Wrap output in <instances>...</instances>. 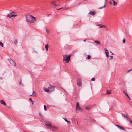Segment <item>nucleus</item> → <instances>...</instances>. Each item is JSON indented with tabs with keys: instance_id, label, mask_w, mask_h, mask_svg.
I'll use <instances>...</instances> for the list:
<instances>
[{
	"instance_id": "nucleus-1",
	"label": "nucleus",
	"mask_w": 132,
	"mask_h": 132,
	"mask_svg": "<svg viewBox=\"0 0 132 132\" xmlns=\"http://www.w3.org/2000/svg\"><path fill=\"white\" fill-rule=\"evenodd\" d=\"M35 17L31 15H29L26 17V21L30 23H33L35 21Z\"/></svg>"
},
{
	"instance_id": "nucleus-2",
	"label": "nucleus",
	"mask_w": 132,
	"mask_h": 132,
	"mask_svg": "<svg viewBox=\"0 0 132 132\" xmlns=\"http://www.w3.org/2000/svg\"><path fill=\"white\" fill-rule=\"evenodd\" d=\"M64 61H65L66 63H68L70 60V56L65 55L63 56Z\"/></svg>"
},
{
	"instance_id": "nucleus-3",
	"label": "nucleus",
	"mask_w": 132,
	"mask_h": 132,
	"mask_svg": "<svg viewBox=\"0 0 132 132\" xmlns=\"http://www.w3.org/2000/svg\"><path fill=\"white\" fill-rule=\"evenodd\" d=\"M8 60L11 65L13 66H16V63L12 60L11 59H8Z\"/></svg>"
},
{
	"instance_id": "nucleus-4",
	"label": "nucleus",
	"mask_w": 132,
	"mask_h": 132,
	"mask_svg": "<svg viewBox=\"0 0 132 132\" xmlns=\"http://www.w3.org/2000/svg\"><path fill=\"white\" fill-rule=\"evenodd\" d=\"M77 85L78 86L81 87L82 86L81 79L80 78H78L77 80Z\"/></svg>"
},
{
	"instance_id": "nucleus-5",
	"label": "nucleus",
	"mask_w": 132,
	"mask_h": 132,
	"mask_svg": "<svg viewBox=\"0 0 132 132\" xmlns=\"http://www.w3.org/2000/svg\"><path fill=\"white\" fill-rule=\"evenodd\" d=\"M76 109L78 110H82V109L79 106V104L78 102H77L76 103Z\"/></svg>"
},
{
	"instance_id": "nucleus-6",
	"label": "nucleus",
	"mask_w": 132,
	"mask_h": 132,
	"mask_svg": "<svg viewBox=\"0 0 132 132\" xmlns=\"http://www.w3.org/2000/svg\"><path fill=\"white\" fill-rule=\"evenodd\" d=\"M50 129L53 131H55L57 130L58 129V128L56 127L52 126Z\"/></svg>"
},
{
	"instance_id": "nucleus-7",
	"label": "nucleus",
	"mask_w": 132,
	"mask_h": 132,
	"mask_svg": "<svg viewBox=\"0 0 132 132\" xmlns=\"http://www.w3.org/2000/svg\"><path fill=\"white\" fill-rule=\"evenodd\" d=\"M96 12L94 11H91L88 13V14L91 15H93L95 14Z\"/></svg>"
},
{
	"instance_id": "nucleus-8",
	"label": "nucleus",
	"mask_w": 132,
	"mask_h": 132,
	"mask_svg": "<svg viewBox=\"0 0 132 132\" xmlns=\"http://www.w3.org/2000/svg\"><path fill=\"white\" fill-rule=\"evenodd\" d=\"M54 87H55L54 86H53L48 87V89H49V92L53 91L54 89Z\"/></svg>"
},
{
	"instance_id": "nucleus-9",
	"label": "nucleus",
	"mask_w": 132,
	"mask_h": 132,
	"mask_svg": "<svg viewBox=\"0 0 132 132\" xmlns=\"http://www.w3.org/2000/svg\"><path fill=\"white\" fill-rule=\"evenodd\" d=\"M37 94L36 92H35L34 90L33 91V93L32 94L30 95V96H32L34 97L37 96Z\"/></svg>"
},
{
	"instance_id": "nucleus-10",
	"label": "nucleus",
	"mask_w": 132,
	"mask_h": 132,
	"mask_svg": "<svg viewBox=\"0 0 132 132\" xmlns=\"http://www.w3.org/2000/svg\"><path fill=\"white\" fill-rule=\"evenodd\" d=\"M115 126L116 127H117L119 128V129H121V130H125V129L123 128V127H122V126H121L119 125H116Z\"/></svg>"
},
{
	"instance_id": "nucleus-11",
	"label": "nucleus",
	"mask_w": 132,
	"mask_h": 132,
	"mask_svg": "<svg viewBox=\"0 0 132 132\" xmlns=\"http://www.w3.org/2000/svg\"><path fill=\"white\" fill-rule=\"evenodd\" d=\"M105 51L106 57L107 58H108L109 57V55L108 50L106 49H105Z\"/></svg>"
},
{
	"instance_id": "nucleus-12",
	"label": "nucleus",
	"mask_w": 132,
	"mask_h": 132,
	"mask_svg": "<svg viewBox=\"0 0 132 132\" xmlns=\"http://www.w3.org/2000/svg\"><path fill=\"white\" fill-rule=\"evenodd\" d=\"M0 103L1 104L3 105H6L4 101L3 100H0Z\"/></svg>"
},
{
	"instance_id": "nucleus-13",
	"label": "nucleus",
	"mask_w": 132,
	"mask_h": 132,
	"mask_svg": "<svg viewBox=\"0 0 132 132\" xmlns=\"http://www.w3.org/2000/svg\"><path fill=\"white\" fill-rule=\"evenodd\" d=\"M123 92L124 93V94H125V95L128 97V99H130V97L127 94L126 92H125L124 91H123Z\"/></svg>"
},
{
	"instance_id": "nucleus-14",
	"label": "nucleus",
	"mask_w": 132,
	"mask_h": 132,
	"mask_svg": "<svg viewBox=\"0 0 132 132\" xmlns=\"http://www.w3.org/2000/svg\"><path fill=\"white\" fill-rule=\"evenodd\" d=\"M85 109L87 110H90L92 108L91 106H86L85 107Z\"/></svg>"
},
{
	"instance_id": "nucleus-15",
	"label": "nucleus",
	"mask_w": 132,
	"mask_h": 132,
	"mask_svg": "<svg viewBox=\"0 0 132 132\" xmlns=\"http://www.w3.org/2000/svg\"><path fill=\"white\" fill-rule=\"evenodd\" d=\"M49 45L48 44L46 45L45 46V48L46 49V51H47L48 50V48Z\"/></svg>"
},
{
	"instance_id": "nucleus-16",
	"label": "nucleus",
	"mask_w": 132,
	"mask_h": 132,
	"mask_svg": "<svg viewBox=\"0 0 132 132\" xmlns=\"http://www.w3.org/2000/svg\"><path fill=\"white\" fill-rule=\"evenodd\" d=\"M94 43L96 45H99L100 44V42L98 41L95 40L94 41Z\"/></svg>"
},
{
	"instance_id": "nucleus-17",
	"label": "nucleus",
	"mask_w": 132,
	"mask_h": 132,
	"mask_svg": "<svg viewBox=\"0 0 132 132\" xmlns=\"http://www.w3.org/2000/svg\"><path fill=\"white\" fill-rule=\"evenodd\" d=\"M123 116L124 117L126 118L127 119V120L128 121L129 120L130 118H129V117H128L127 116H126L125 115H124Z\"/></svg>"
},
{
	"instance_id": "nucleus-18",
	"label": "nucleus",
	"mask_w": 132,
	"mask_h": 132,
	"mask_svg": "<svg viewBox=\"0 0 132 132\" xmlns=\"http://www.w3.org/2000/svg\"><path fill=\"white\" fill-rule=\"evenodd\" d=\"M44 91H46L47 92H49V89H48V88H44Z\"/></svg>"
},
{
	"instance_id": "nucleus-19",
	"label": "nucleus",
	"mask_w": 132,
	"mask_h": 132,
	"mask_svg": "<svg viewBox=\"0 0 132 132\" xmlns=\"http://www.w3.org/2000/svg\"><path fill=\"white\" fill-rule=\"evenodd\" d=\"M46 125L47 126H48L49 127L50 129L51 128V127H52V125H50V124H46Z\"/></svg>"
},
{
	"instance_id": "nucleus-20",
	"label": "nucleus",
	"mask_w": 132,
	"mask_h": 132,
	"mask_svg": "<svg viewBox=\"0 0 132 132\" xmlns=\"http://www.w3.org/2000/svg\"><path fill=\"white\" fill-rule=\"evenodd\" d=\"M117 2H115V1H114L113 2V5L114 6H116L117 5Z\"/></svg>"
},
{
	"instance_id": "nucleus-21",
	"label": "nucleus",
	"mask_w": 132,
	"mask_h": 132,
	"mask_svg": "<svg viewBox=\"0 0 132 132\" xmlns=\"http://www.w3.org/2000/svg\"><path fill=\"white\" fill-rule=\"evenodd\" d=\"M98 26H100V28H103V27L105 28L106 27V26L104 25H102L101 26H100V24H98Z\"/></svg>"
},
{
	"instance_id": "nucleus-22",
	"label": "nucleus",
	"mask_w": 132,
	"mask_h": 132,
	"mask_svg": "<svg viewBox=\"0 0 132 132\" xmlns=\"http://www.w3.org/2000/svg\"><path fill=\"white\" fill-rule=\"evenodd\" d=\"M0 46H1V47H3V44L2 42H0Z\"/></svg>"
},
{
	"instance_id": "nucleus-23",
	"label": "nucleus",
	"mask_w": 132,
	"mask_h": 132,
	"mask_svg": "<svg viewBox=\"0 0 132 132\" xmlns=\"http://www.w3.org/2000/svg\"><path fill=\"white\" fill-rule=\"evenodd\" d=\"M63 118L65 120L66 122H67V123L69 122V121L67 120V119L66 118Z\"/></svg>"
},
{
	"instance_id": "nucleus-24",
	"label": "nucleus",
	"mask_w": 132,
	"mask_h": 132,
	"mask_svg": "<svg viewBox=\"0 0 132 132\" xmlns=\"http://www.w3.org/2000/svg\"><path fill=\"white\" fill-rule=\"evenodd\" d=\"M106 7V6L105 5H104L103 6V7H100L99 8V9H102V8H103V7Z\"/></svg>"
},
{
	"instance_id": "nucleus-25",
	"label": "nucleus",
	"mask_w": 132,
	"mask_h": 132,
	"mask_svg": "<svg viewBox=\"0 0 132 132\" xmlns=\"http://www.w3.org/2000/svg\"><path fill=\"white\" fill-rule=\"evenodd\" d=\"M44 110L45 111H46L47 110V108H46V105H44Z\"/></svg>"
},
{
	"instance_id": "nucleus-26",
	"label": "nucleus",
	"mask_w": 132,
	"mask_h": 132,
	"mask_svg": "<svg viewBox=\"0 0 132 132\" xmlns=\"http://www.w3.org/2000/svg\"><path fill=\"white\" fill-rule=\"evenodd\" d=\"M95 78L94 77L91 80V81H95Z\"/></svg>"
},
{
	"instance_id": "nucleus-27",
	"label": "nucleus",
	"mask_w": 132,
	"mask_h": 132,
	"mask_svg": "<svg viewBox=\"0 0 132 132\" xmlns=\"http://www.w3.org/2000/svg\"><path fill=\"white\" fill-rule=\"evenodd\" d=\"M111 93V92L110 91L108 90H107V94H110Z\"/></svg>"
},
{
	"instance_id": "nucleus-28",
	"label": "nucleus",
	"mask_w": 132,
	"mask_h": 132,
	"mask_svg": "<svg viewBox=\"0 0 132 132\" xmlns=\"http://www.w3.org/2000/svg\"><path fill=\"white\" fill-rule=\"evenodd\" d=\"M14 43L15 44H16L17 43V40H15L14 41Z\"/></svg>"
},
{
	"instance_id": "nucleus-29",
	"label": "nucleus",
	"mask_w": 132,
	"mask_h": 132,
	"mask_svg": "<svg viewBox=\"0 0 132 132\" xmlns=\"http://www.w3.org/2000/svg\"><path fill=\"white\" fill-rule=\"evenodd\" d=\"M29 99L30 101L32 103V104H33V101L32 100V99L31 98H30Z\"/></svg>"
},
{
	"instance_id": "nucleus-30",
	"label": "nucleus",
	"mask_w": 132,
	"mask_h": 132,
	"mask_svg": "<svg viewBox=\"0 0 132 132\" xmlns=\"http://www.w3.org/2000/svg\"><path fill=\"white\" fill-rule=\"evenodd\" d=\"M19 84L20 85H23L22 84V81H21V80H20V82H19Z\"/></svg>"
},
{
	"instance_id": "nucleus-31",
	"label": "nucleus",
	"mask_w": 132,
	"mask_h": 132,
	"mask_svg": "<svg viewBox=\"0 0 132 132\" xmlns=\"http://www.w3.org/2000/svg\"><path fill=\"white\" fill-rule=\"evenodd\" d=\"M46 31L47 33H50V31L48 30L47 29H46Z\"/></svg>"
},
{
	"instance_id": "nucleus-32",
	"label": "nucleus",
	"mask_w": 132,
	"mask_h": 132,
	"mask_svg": "<svg viewBox=\"0 0 132 132\" xmlns=\"http://www.w3.org/2000/svg\"><path fill=\"white\" fill-rule=\"evenodd\" d=\"M91 57V56L90 55H88L87 57V58L88 59H90Z\"/></svg>"
},
{
	"instance_id": "nucleus-33",
	"label": "nucleus",
	"mask_w": 132,
	"mask_h": 132,
	"mask_svg": "<svg viewBox=\"0 0 132 132\" xmlns=\"http://www.w3.org/2000/svg\"><path fill=\"white\" fill-rule=\"evenodd\" d=\"M11 13H10V14H7V16L8 17H9V16L10 17V15L11 14Z\"/></svg>"
},
{
	"instance_id": "nucleus-34",
	"label": "nucleus",
	"mask_w": 132,
	"mask_h": 132,
	"mask_svg": "<svg viewBox=\"0 0 132 132\" xmlns=\"http://www.w3.org/2000/svg\"><path fill=\"white\" fill-rule=\"evenodd\" d=\"M16 16V15H14V14H12L10 17V18H11V16Z\"/></svg>"
},
{
	"instance_id": "nucleus-35",
	"label": "nucleus",
	"mask_w": 132,
	"mask_h": 132,
	"mask_svg": "<svg viewBox=\"0 0 132 132\" xmlns=\"http://www.w3.org/2000/svg\"><path fill=\"white\" fill-rule=\"evenodd\" d=\"M113 58V57L112 56H110V58L109 59V60H111Z\"/></svg>"
},
{
	"instance_id": "nucleus-36",
	"label": "nucleus",
	"mask_w": 132,
	"mask_h": 132,
	"mask_svg": "<svg viewBox=\"0 0 132 132\" xmlns=\"http://www.w3.org/2000/svg\"><path fill=\"white\" fill-rule=\"evenodd\" d=\"M123 43L124 44H125V39H124L123 40Z\"/></svg>"
},
{
	"instance_id": "nucleus-37",
	"label": "nucleus",
	"mask_w": 132,
	"mask_h": 132,
	"mask_svg": "<svg viewBox=\"0 0 132 132\" xmlns=\"http://www.w3.org/2000/svg\"><path fill=\"white\" fill-rule=\"evenodd\" d=\"M129 122H130V123L131 124H132V121L130 119H129Z\"/></svg>"
},
{
	"instance_id": "nucleus-38",
	"label": "nucleus",
	"mask_w": 132,
	"mask_h": 132,
	"mask_svg": "<svg viewBox=\"0 0 132 132\" xmlns=\"http://www.w3.org/2000/svg\"><path fill=\"white\" fill-rule=\"evenodd\" d=\"M55 1H53V2H52L51 3L52 4H53L54 5V3H55Z\"/></svg>"
},
{
	"instance_id": "nucleus-39",
	"label": "nucleus",
	"mask_w": 132,
	"mask_h": 132,
	"mask_svg": "<svg viewBox=\"0 0 132 132\" xmlns=\"http://www.w3.org/2000/svg\"><path fill=\"white\" fill-rule=\"evenodd\" d=\"M63 8V7H62V8H59V9H57V10H59L61 9H62Z\"/></svg>"
},
{
	"instance_id": "nucleus-40",
	"label": "nucleus",
	"mask_w": 132,
	"mask_h": 132,
	"mask_svg": "<svg viewBox=\"0 0 132 132\" xmlns=\"http://www.w3.org/2000/svg\"><path fill=\"white\" fill-rule=\"evenodd\" d=\"M39 115H40V116H41L42 117V114L40 113H39Z\"/></svg>"
},
{
	"instance_id": "nucleus-41",
	"label": "nucleus",
	"mask_w": 132,
	"mask_h": 132,
	"mask_svg": "<svg viewBox=\"0 0 132 132\" xmlns=\"http://www.w3.org/2000/svg\"><path fill=\"white\" fill-rule=\"evenodd\" d=\"M54 5L55 6H57V5H56V4H54Z\"/></svg>"
},
{
	"instance_id": "nucleus-42",
	"label": "nucleus",
	"mask_w": 132,
	"mask_h": 132,
	"mask_svg": "<svg viewBox=\"0 0 132 132\" xmlns=\"http://www.w3.org/2000/svg\"><path fill=\"white\" fill-rule=\"evenodd\" d=\"M107 0H105V3L107 2Z\"/></svg>"
},
{
	"instance_id": "nucleus-43",
	"label": "nucleus",
	"mask_w": 132,
	"mask_h": 132,
	"mask_svg": "<svg viewBox=\"0 0 132 132\" xmlns=\"http://www.w3.org/2000/svg\"><path fill=\"white\" fill-rule=\"evenodd\" d=\"M86 39H84V41L85 42H86Z\"/></svg>"
},
{
	"instance_id": "nucleus-44",
	"label": "nucleus",
	"mask_w": 132,
	"mask_h": 132,
	"mask_svg": "<svg viewBox=\"0 0 132 132\" xmlns=\"http://www.w3.org/2000/svg\"><path fill=\"white\" fill-rule=\"evenodd\" d=\"M109 3H110V4H112V3H111V2H109Z\"/></svg>"
},
{
	"instance_id": "nucleus-45",
	"label": "nucleus",
	"mask_w": 132,
	"mask_h": 132,
	"mask_svg": "<svg viewBox=\"0 0 132 132\" xmlns=\"http://www.w3.org/2000/svg\"><path fill=\"white\" fill-rule=\"evenodd\" d=\"M131 70H128V72H129Z\"/></svg>"
},
{
	"instance_id": "nucleus-46",
	"label": "nucleus",
	"mask_w": 132,
	"mask_h": 132,
	"mask_svg": "<svg viewBox=\"0 0 132 132\" xmlns=\"http://www.w3.org/2000/svg\"><path fill=\"white\" fill-rule=\"evenodd\" d=\"M7 107H8V108H10V107H9V106H7Z\"/></svg>"
},
{
	"instance_id": "nucleus-47",
	"label": "nucleus",
	"mask_w": 132,
	"mask_h": 132,
	"mask_svg": "<svg viewBox=\"0 0 132 132\" xmlns=\"http://www.w3.org/2000/svg\"><path fill=\"white\" fill-rule=\"evenodd\" d=\"M112 1L113 2L114 1V0H112Z\"/></svg>"
},
{
	"instance_id": "nucleus-48",
	"label": "nucleus",
	"mask_w": 132,
	"mask_h": 132,
	"mask_svg": "<svg viewBox=\"0 0 132 132\" xmlns=\"http://www.w3.org/2000/svg\"><path fill=\"white\" fill-rule=\"evenodd\" d=\"M77 123H78V121H77Z\"/></svg>"
},
{
	"instance_id": "nucleus-49",
	"label": "nucleus",
	"mask_w": 132,
	"mask_h": 132,
	"mask_svg": "<svg viewBox=\"0 0 132 132\" xmlns=\"http://www.w3.org/2000/svg\"><path fill=\"white\" fill-rule=\"evenodd\" d=\"M112 54H114L113 53H112Z\"/></svg>"
},
{
	"instance_id": "nucleus-50",
	"label": "nucleus",
	"mask_w": 132,
	"mask_h": 132,
	"mask_svg": "<svg viewBox=\"0 0 132 132\" xmlns=\"http://www.w3.org/2000/svg\"><path fill=\"white\" fill-rule=\"evenodd\" d=\"M110 53H112L111 52V51H110Z\"/></svg>"
}]
</instances>
